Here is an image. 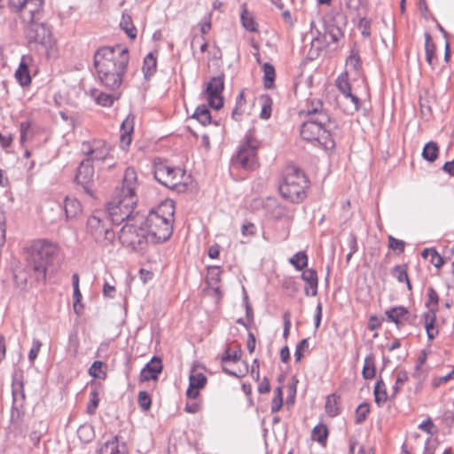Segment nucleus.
Here are the masks:
<instances>
[{"mask_svg": "<svg viewBox=\"0 0 454 454\" xmlns=\"http://www.w3.org/2000/svg\"><path fill=\"white\" fill-rule=\"evenodd\" d=\"M129 61V50L121 45L98 48L93 57L97 78L104 88L114 91L123 82Z\"/></svg>", "mask_w": 454, "mask_h": 454, "instance_id": "f257e3e1", "label": "nucleus"}, {"mask_svg": "<svg viewBox=\"0 0 454 454\" xmlns=\"http://www.w3.org/2000/svg\"><path fill=\"white\" fill-rule=\"evenodd\" d=\"M137 173L133 168H128L121 185L116 187L106 207V212L114 225H119L124 221L130 223L135 217L133 211L137 203Z\"/></svg>", "mask_w": 454, "mask_h": 454, "instance_id": "f03ea898", "label": "nucleus"}, {"mask_svg": "<svg viewBox=\"0 0 454 454\" xmlns=\"http://www.w3.org/2000/svg\"><path fill=\"white\" fill-rule=\"evenodd\" d=\"M174 215V201L166 200L156 208L151 209L145 217L143 215V223L152 244L169 239L173 233Z\"/></svg>", "mask_w": 454, "mask_h": 454, "instance_id": "7ed1b4c3", "label": "nucleus"}, {"mask_svg": "<svg viewBox=\"0 0 454 454\" xmlns=\"http://www.w3.org/2000/svg\"><path fill=\"white\" fill-rule=\"evenodd\" d=\"M261 141L257 138L255 129H249L231 158V167L233 169H242L252 172L260 166L258 150L261 147Z\"/></svg>", "mask_w": 454, "mask_h": 454, "instance_id": "20e7f679", "label": "nucleus"}, {"mask_svg": "<svg viewBox=\"0 0 454 454\" xmlns=\"http://www.w3.org/2000/svg\"><path fill=\"white\" fill-rule=\"evenodd\" d=\"M58 246L47 239L35 240L30 247L29 265L37 281L46 280V272L52 264Z\"/></svg>", "mask_w": 454, "mask_h": 454, "instance_id": "39448f33", "label": "nucleus"}, {"mask_svg": "<svg viewBox=\"0 0 454 454\" xmlns=\"http://www.w3.org/2000/svg\"><path fill=\"white\" fill-rule=\"evenodd\" d=\"M309 180L304 172L295 165L287 166L279 184V192L293 203H299L306 198V188Z\"/></svg>", "mask_w": 454, "mask_h": 454, "instance_id": "423d86ee", "label": "nucleus"}, {"mask_svg": "<svg viewBox=\"0 0 454 454\" xmlns=\"http://www.w3.org/2000/svg\"><path fill=\"white\" fill-rule=\"evenodd\" d=\"M118 238L122 246L130 248L132 251L145 252L151 240L143 223V215L138 212L136 213L131 222L126 223L121 227Z\"/></svg>", "mask_w": 454, "mask_h": 454, "instance_id": "0eeeda50", "label": "nucleus"}, {"mask_svg": "<svg viewBox=\"0 0 454 454\" xmlns=\"http://www.w3.org/2000/svg\"><path fill=\"white\" fill-rule=\"evenodd\" d=\"M300 134L302 139L317 142L325 149L334 147V141L331 130L336 128L335 121L329 119L328 121H321L318 118L305 117Z\"/></svg>", "mask_w": 454, "mask_h": 454, "instance_id": "6e6552de", "label": "nucleus"}, {"mask_svg": "<svg viewBox=\"0 0 454 454\" xmlns=\"http://www.w3.org/2000/svg\"><path fill=\"white\" fill-rule=\"evenodd\" d=\"M105 210H95L87 219L86 233L96 243L107 247L114 244L116 235Z\"/></svg>", "mask_w": 454, "mask_h": 454, "instance_id": "1a4fd4ad", "label": "nucleus"}, {"mask_svg": "<svg viewBox=\"0 0 454 454\" xmlns=\"http://www.w3.org/2000/svg\"><path fill=\"white\" fill-rule=\"evenodd\" d=\"M154 178L162 185L176 190L179 187H184L182 180L184 176V170L178 167L170 166L167 160L157 159L153 164Z\"/></svg>", "mask_w": 454, "mask_h": 454, "instance_id": "9d476101", "label": "nucleus"}, {"mask_svg": "<svg viewBox=\"0 0 454 454\" xmlns=\"http://www.w3.org/2000/svg\"><path fill=\"white\" fill-rule=\"evenodd\" d=\"M44 0H9V7L27 22L37 20L43 10Z\"/></svg>", "mask_w": 454, "mask_h": 454, "instance_id": "9b49d317", "label": "nucleus"}, {"mask_svg": "<svg viewBox=\"0 0 454 454\" xmlns=\"http://www.w3.org/2000/svg\"><path fill=\"white\" fill-rule=\"evenodd\" d=\"M82 153L87 156L83 160L104 162L110 155V147L102 140L84 141L82 143Z\"/></svg>", "mask_w": 454, "mask_h": 454, "instance_id": "f8f14e48", "label": "nucleus"}, {"mask_svg": "<svg viewBox=\"0 0 454 454\" xmlns=\"http://www.w3.org/2000/svg\"><path fill=\"white\" fill-rule=\"evenodd\" d=\"M318 35H320L319 32ZM343 38L344 32L339 26L334 23H327L325 26V32L322 38L319 35L313 37L311 44L317 51H319L330 45V43L338 45Z\"/></svg>", "mask_w": 454, "mask_h": 454, "instance_id": "ddd939ff", "label": "nucleus"}, {"mask_svg": "<svg viewBox=\"0 0 454 454\" xmlns=\"http://www.w3.org/2000/svg\"><path fill=\"white\" fill-rule=\"evenodd\" d=\"M74 182L90 197H94V167L88 160L80 163Z\"/></svg>", "mask_w": 454, "mask_h": 454, "instance_id": "4468645a", "label": "nucleus"}, {"mask_svg": "<svg viewBox=\"0 0 454 454\" xmlns=\"http://www.w3.org/2000/svg\"><path fill=\"white\" fill-rule=\"evenodd\" d=\"M224 89V74L214 76L207 84L206 94L210 107L218 110L223 106L222 92Z\"/></svg>", "mask_w": 454, "mask_h": 454, "instance_id": "2eb2a0df", "label": "nucleus"}, {"mask_svg": "<svg viewBox=\"0 0 454 454\" xmlns=\"http://www.w3.org/2000/svg\"><path fill=\"white\" fill-rule=\"evenodd\" d=\"M26 35L30 43H40L50 46L52 43V34L45 23H39L36 20L27 22Z\"/></svg>", "mask_w": 454, "mask_h": 454, "instance_id": "dca6fc26", "label": "nucleus"}, {"mask_svg": "<svg viewBox=\"0 0 454 454\" xmlns=\"http://www.w3.org/2000/svg\"><path fill=\"white\" fill-rule=\"evenodd\" d=\"M12 409L19 411L25 402L23 373L14 372L12 382Z\"/></svg>", "mask_w": 454, "mask_h": 454, "instance_id": "f3484780", "label": "nucleus"}, {"mask_svg": "<svg viewBox=\"0 0 454 454\" xmlns=\"http://www.w3.org/2000/svg\"><path fill=\"white\" fill-rule=\"evenodd\" d=\"M162 361L159 356H153L149 363L141 370L139 381L145 382L158 380L159 374L162 372Z\"/></svg>", "mask_w": 454, "mask_h": 454, "instance_id": "a211bd4d", "label": "nucleus"}, {"mask_svg": "<svg viewBox=\"0 0 454 454\" xmlns=\"http://www.w3.org/2000/svg\"><path fill=\"white\" fill-rule=\"evenodd\" d=\"M300 114L305 117L318 118L321 121H328L329 119H332L328 111L324 107L323 102L319 99H311Z\"/></svg>", "mask_w": 454, "mask_h": 454, "instance_id": "6ab92c4d", "label": "nucleus"}, {"mask_svg": "<svg viewBox=\"0 0 454 454\" xmlns=\"http://www.w3.org/2000/svg\"><path fill=\"white\" fill-rule=\"evenodd\" d=\"M387 321L393 322L397 329H401L404 325V321L411 324L410 320V312L403 306H395L385 311Z\"/></svg>", "mask_w": 454, "mask_h": 454, "instance_id": "aec40b11", "label": "nucleus"}, {"mask_svg": "<svg viewBox=\"0 0 454 454\" xmlns=\"http://www.w3.org/2000/svg\"><path fill=\"white\" fill-rule=\"evenodd\" d=\"M301 279L305 282L304 294L306 296H316L317 294L318 277L314 269H306L302 271Z\"/></svg>", "mask_w": 454, "mask_h": 454, "instance_id": "412c9836", "label": "nucleus"}, {"mask_svg": "<svg viewBox=\"0 0 454 454\" xmlns=\"http://www.w3.org/2000/svg\"><path fill=\"white\" fill-rule=\"evenodd\" d=\"M436 308H431L423 314L425 328L428 340H432L438 335L439 331L436 327Z\"/></svg>", "mask_w": 454, "mask_h": 454, "instance_id": "4be33fe9", "label": "nucleus"}, {"mask_svg": "<svg viewBox=\"0 0 454 454\" xmlns=\"http://www.w3.org/2000/svg\"><path fill=\"white\" fill-rule=\"evenodd\" d=\"M425 52H426V61L431 67L432 69H434L438 65V57L436 55V45L433 41V38L429 32H425Z\"/></svg>", "mask_w": 454, "mask_h": 454, "instance_id": "5701e85b", "label": "nucleus"}, {"mask_svg": "<svg viewBox=\"0 0 454 454\" xmlns=\"http://www.w3.org/2000/svg\"><path fill=\"white\" fill-rule=\"evenodd\" d=\"M134 130V116L129 114L121 125V145L124 149L131 143V134Z\"/></svg>", "mask_w": 454, "mask_h": 454, "instance_id": "b1692460", "label": "nucleus"}, {"mask_svg": "<svg viewBox=\"0 0 454 454\" xmlns=\"http://www.w3.org/2000/svg\"><path fill=\"white\" fill-rule=\"evenodd\" d=\"M98 454H127L126 444L119 446V436L115 435L112 440L106 442L99 449Z\"/></svg>", "mask_w": 454, "mask_h": 454, "instance_id": "393cba45", "label": "nucleus"}, {"mask_svg": "<svg viewBox=\"0 0 454 454\" xmlns=\"http://www.w3.org/2000/svg\"><path fill=\"white\" fill-rule=\"evenodd\" d=\"M340 396L336 393L327 395L325 400V412L328 416L334 418L340 415V408L339 405Z\"/></svg>", "mask_w": 454, "mask_h": 454, "instance_id": "a878e982", "label": "nucleus"}, {"mask_svg": "<svg viewBox=\"0 0 454 454\" xmlns=\"http://www.w3.org/2000/svg\"><path fill=\"white\" fill-rule=\"evenodd\" d=\"M157 59L153 52H149L144 59L143 73L146 80H149L156 72Z\"/></svg>", "mask_w": 454, "mask_h": 454, "instance_id": "bb28decb", "label": "nucleus"}, {"mask_svg": "<svg viewBox=\"0 0 454 454\" xmlns=\"http://www.w3.org/2000/svg\"><path fill=\"white\" fill-rule=\"evenodd\" d=\"M192 118L196 119L203 126L212 122L210 111L206 105L198 106L192 115Z\"/></svg>", "mask_w": 454, "mask_h": 454, "instance_id": "cd10ccee", "label": "nucleus"}, {"mask_svg": "<svg viewBox=\"0 0 454 454\" xmlns=\"http://www.w3.org/2000/svg\"><path fill=\"white\" fill-rule=\"evenodd\" d=\"M373 395L374 401L379 407L382 406V404L387 402L388 395L387 393L386 385L382 379L377 380L374 387Z\"/></svg>", "mask_w": 454, "mask_h": 454, "instance_id": "c85d7f7f", "label": "nucleus"}, {"mask_svg": "<svg viewBox=\"0 0 454 454\" xmlns=\"http://www.w3.org/2000/svg\"><path fill=\"white\" fill-rule=\"evenodd\" d=\"M207 379L204 373L198 372L197 367L193 366L189 376V385L192 387L203 388L207 384Z\"/></svg>", "mask_w": 454, "mask_h": 454, "instance_id": "c756f323", "label": "nucleus"}, {"mask_svg": "<svg viewBox=\"0 0 454 454\" xmlns=\"http://www.w3.org/2000/svg\"><path fill=\"white\" fill-rule=\"evenodd\" d=\"M245 91L241 90L236 98L235 106L231 112V118L236 121H240L244 114L246 106Z\"/></svg>", "mask_w": 454, "mask_h": 454, "instance_id": "7c9ffc66", "label": "nucleus"}, {"mask_svg": "<svg viewBox=\"0 0 454 454\" xmlns=\"http://www.w3.org/2000/svg\"><path fill=\"white\" fill-rule=\"evenodd\" d=\"M120 27L130 39H135L137 37V28L134 26L132 18L129 14L122 13L121 20L120 21Z\"/></svg>", "mask_w": 454, "mask_h": 454, "instance_id": "2f4dec72", "label": "nucleus"}, {"mask_svg": "<svg viewBox=\"0 0 454 454\" xmlns=\"http://www.w3.org/2000/svg\"><path fill=\"white\" fill-rule=\"evenodd\" d=\"M64 209L67 219L74 218L81 212V203L76 199L67 197L64 201Z\"/></svg>", "mask_w": 454, "mask_h": 454, "instance_id": "473e14b6", "label": "nucleus"}, {"mask_svg": "<svg viewBox=\"0 0 454 454\" xmlns=\"http://www.w3.org/2000/svg\"><path fill=\"white\" fill-rule=\"evenodd\" d=\"M376 366L374 356L370 354L364 358L362 375L365 380H372L375 377Z\"/></svg>", "mask_w": 454, "mask_h": 454, "instance_id": "72a5a7b5", "label": "nucleus"}, {"mask_svg": "<svg viewBox=\"0 0 454 454\" xmlns=\"http://www.w3.org/2000/svg\"><path fill=\"white\" fill-rule=\"evenodd\" d=\"M15 78L20 86L26 87L31 83V76L29 74L28 67L24 62H21L15 72Z\"/></svg>", "mask_w": 454, "mask_h": 454, "instance_id": "f704fd0d", "label": "nucleus"}, {"mask_svg": "<svg viewBox=\"0 0 454 454\" xmlns=\"http://www.w3.org/2000/svg\"><path fill=\"white\" fill-rule=\"evenodd\" d=\"M263 71V85L266 89H272L274 87V81L276 77L275 67L269 62L262 66Z\"/></svg>", "mask_w": 454, "mask_h": 454, "instance_id": "c9c22d12", "label": "nucleus"}, {"mask_svg": "<svg viewBox=\"0 0 454 454\" xmlns=\"http://www.w3.org/2000/svg\"><path fill=\"white\" fill-rule=\"evenodd\" d=\"M439 155V146L435 142L430 141L427 143L422 150V157L424 160L434 162Z\"/></svg>", "mask_w": 454, "mask_h": 454, "instance_id": "e433bc0d", "label": "nucleus"}, {"mask_svg": "<svg viewBox=\"0 0 454 454\" xmlns=\"http://www.w3.org/2000/svg\"><path fill=\"white\" fill-rule=\"evenodd\" d=\"M240 20L242 26L249 32H257L258 24L255 22L252 13H250L246 8L243 9L240 14Z\"/></svg>", "mask_w": 454, "mask_h": 454, "instance_id": "4c0bfd02", "label": "nucleus"}, {"mask_svg": "<svg viewBox=\"0 0 454 454\" xmlns=\"http://www.w3.org/2000/svg\"><path fill=\"white\" fill-rule=\"evenodd\" d=\"M308 255L306 252L300 251L295 253L290 259L289 262L297 270H302L308 265Z\"/></svg>", "mask_w": 454, "mask_h": 454, "instance_id": "58836bf2", "label": "nucleus"}, {"mask_svg": "<svg viewBox=\"0 0 454 454\" xmlns=\"http://www.w3.org/2000/svg\"><path fill=\"white\" fill-rule=\"evenodd\" d=\"M328 437V428L325 425L318 424L312 430V438L318 443L325 444Z\"/></svg>", "mask_w": 454, "mask_h": 454, "instance_id": "ea45409f", "label": "nucleus"}, {"mask_svg": "<svg viewBox=\"0 0 454 454\" xmlns=\"http://www.w3.org/2000/svg\"><path fill=\"white\" fill-rule=\"evenodd\" d=\"M355 424L360 425L364 422L370 413V404L367 402L360 403L356 409Z\"/></svg>", "mask_w": 454, "mask_h": 454, "instance_id": "a19ab883", "label": "nucleus"}, {"mask_svg": "<svg viewBox=\"0 0 454 454\" xmlns=\"http://www.w3.org/2000/svg\"><path fill=\"white\" fill-rule=\"evenodd\" d=\"M99 395L97 388H91L90 392V400L87 404L86 412L89 415H94L99 404Z\"/></svg>", "mask_w": 454, "mask_h": 454, "instance_id": "79ce46f5", "label": "nucleus"}, {"mask_svg": "<svg viewBox=\"0 0 454 454\" xmlns=\"http://www.w3.org/2000/svg\"><path fill=\"white\" fill-rule=\"evenodd\" d=\"M346 64L351 67L355 71H358L362 68V60L357 48L354 47L351 49L350 54L346 60Z\"/></svg>", "mask_w": 454, "mask_h": 454, "instance_id": "37998d69", "label": "nucleus"}, {"mask_svg": "<svg viewBox=\"0 0 454 454\" xmlns=\"http://www.w3.org/2000/svg\"><path fill=\"white\" fill-rule=\"evenodd\" d=\"M408 373L405 371H399L396 374L395 385L392 387V393L390 398H395L403 387L404 383L408 380Z\"/></svg>", "mask_w": 454, "mask_h": 454, "instance_id": "c03bdc74", "label": "nucleus"}, {"mask_svg": "<svg viewBox=\"0 0 454 454\" xmlns=\"http://www.w3.org/2000/svg\"><path fill=\"white\" fill-rule=\"evenodd\" d=\"M119 98V96L109 94L106 92H99L95 98L96 103L99 106L109 107L112 106L115 100Z\"/></svg>", "mask_w": 454, "mask_h": 454, "instance_id": "a18cd8bd", "label": "nucleus"}, {"mask_svg": "<svg viewBox=\"0 0 454 454\" xmlns=\"http://www.w3.org/2000/svg\"><path fill=\"white\" fill-rule=\"evenodd\" d=\"M391 275L396 278L399 283H403L408 276V265L398 264L391 269Z\"/></svg>", "mask_w": 454, "mask_h": 454, "instance_id": "49530a36", "label": "nucleus"}, {"mask_svg": "<svg viewBox=\"0 0 454 454\" xmlns=\"http://www.w3.org/2000/svg\"><path fill=\"white\" fill-rule=\"evenodd\" d=\"M283 406V390L282 387L278 386L276 387L274 396L271 402L270 411L271 413H276L280 411Z\"/></svg>", "mask_w": 454, "mask_h": 454, "instance_id": "de8ad7c7", "label": "nucleus"}, {"mask_svg": "<svg viewBox=\"0 0 454 454\" xmlns=\"http://www.w3.org/2000/svg\"><path fill=\"white\" fill-rule=\"evenodd\" d=\"M137 403L142 411H149L152 405V398L149 393L146 391H139L137 396Z\"/></svg>", "mask_w": 454, "mask_h": 454, "instance_id": "09e8293b", "label": "nucleus"}, {"mask_svg": "<svg viewBox=\"0 0 454 454\" xmlns=\"http://www.w3.org/2000/svg\"><path fill=\"white\" fill-rule=\"evenodd\" d=\"M207 271V283L209 285H216L221 281L222 271L219 266H209Z\"/></svg>", "mask_w": 454, "mask_h": 454, "instance_id": "8fccbe9b", "label": "nucleus"}, {"mask_svg": "<svg viewBox=\"0 0 454 454\" xmlns=\"http://www.w3.org/2000/svg\"><path fill=\"white\" fill-rule=\"evenodd\" d=\"M438 305L439 295L433 287H429L427 289V301L426 302V307L428 308V309L431 308H436L438 309Z\"/></svg>", "mask_w": 454, "mask_h": 454, "instance_id": "3c124183", "label": "nucleus"}, {"mask_svg": "<svg viewBox=\"0 0 454 454\" xmlns=\"http://www.w3.org/2000/svg\"><path fill=\"white\" fill-rule=\"evenodd\" d=\"M241 356V350H236L231 351L229 348L225 349L222 358L221 362L222 364H224L226 362H238L240 359Z\"/></svg>", "mask_w": 454, "mask_h": 454, "instance_id": "603ef678", "label": "nucleus"}, {"mask_svg": "<svg viewBox=\"0 0 454 454\" xmlns=\"http://www.w3.org/2000/svg\"><path fill=\"white\" fill-rule=\"evenodd\" d=\"M388 247L400 254L404 251L405 242L390 235L388 236Z\"/></svg>", "mask_w": 454, "mask_h": 454, "instance_id": "864d4df0", "label": "nucleus"}, {"mask_svg": "<svg viewBox=\"0 0 454 454\" xmlns=\"http://www.w3.org/2000/svg\"><path fill=\"white\" fill-rule=\"evenodd\" d=\"M42 341L38 339H33L32 341V347L28 353V360L30 364H34L35 360L36 359L38 353L42 348Z\"/></svg>", "mask_w": 454, "mask_h": 454, "instance_id": "5fc2aeb1", "label": "nucleus"}, {"mask_svg": "<svg viewBox=\"0 0 454 454\" xmlns=\"http://www.w3.org/2000/svg\"><path fill=\"white\" fill-rule=\"evenodd\" d=\"M371 25L372 21L370 19L364 17L359 20L358 28L361 29V34L365 38H368L371 35Z\"/></svg>", "mask_w": 454, "mask_h": 454, "instance_id": "6e6d98bb", "label": "nucleus"}, {"mask_svg": "<svg viewBox=\"0 0 454 454\" xmlns=\"http://www.w3.org/2000/svg\"><path fill=\"white\" fill-rule=\"evenodd\" d=\"M427 361V353L425 350H423L420 355L419 356L418 359H417V362H416V371L413 374V376L415 378H417L418 380H421L424 378L423 375H421V367L422 365L426 363Z\"/></svg>", "mask_w": 454, "mask_h": 454, "instance_id": "4d7b16f0", "label": "nucleus"}, {"mask_svg": "<svg viewBox=\"0 0 454 454\" xmlns=\"http://www.w3.org/2000/svg\"><path fill=\"white\" fill-rule=\"evenodd\" d=\"M337 87L345 98L351 93V86L346 78L339 76Z\"/></svg>", "mask_w": 454, "mask_h": 454, "instance_id": "13d9d810", "label": "nucleus"}, {"mask_svg": "<svg viewBox=\"0 0 454 454\" xmlns=\"http://www.w3.org/2000/svg\"><path fill=\"white\" fill-rule=\"evenodd\" d=\"M297 383H298V380L296 379L295 376H294L292 379V383L288 387L289 395H288V397L286 400L287 404L293 405L295 402V396H296V392H297Z\"/></svg>", "mask_w": 454, "mask_h": 454, "instance_id": "bf43d9fd", "label": "nucleus"}, {"mask_svg": "<svg viewBox=\"0 0 454 454\" xmlns=\"http://www.w3.org/2000/svg\"><path fill=\"white\" fill-rule=\"evenodd\" d=\"M309 348V340L307 338L302 339L295 348L294 356L295 361L299 362L302 357V353L304 350Z\"/></svg>", "mask_w": 454, "mask_h": 454, "instance_id": "052dcab7", "label": "nucleus"}, {"mask_svg": "<svg viewBox=\"0 0 454 454\" xmlns=\"http://www.w3.org/2000/svg\"><path fill=\"white\" fill-rule=\"evenodd\" d=\"M243 305H244L245 310H246L247 321L249 324H252L254 322V310L249 302V299H248V296L246 292H245L244 297H243Z\"/></svg>", "mask_w": 454, "mask_h": 454, "instance_id": "680f3d73", "label": "nucleus"}, {"mask_svg": "<svg viewBox=\"0 0 454 454\" xmlns=\"http://www.w3.org/2000/svg\"><path fill=\"white\" fill-rule=\"evenodd\" d=\"M104 365V363L102 361H94L91 366L89 369V374L97 379V378H102L100 376V373L102 372V367Z\"/></svg>", "mask_w": 454, "mask_h": 454, "instance_id": "e2e57ef3", "label": "nucleus"}, {"mask_svg": "<svg viewBox=\"0 0 454 454\" xmlns=\"http://www.w3.org/2000/svg\"><path fill=\"white\" fill-rule=\"evenodd\" d=\"M31 123L28 121H21L20 124V144L23 145L27 139V134L30 130Z\"/></svg>", "mask_w": 454, "mask_h": 454, "instance_id": "0e129e2a", "label": "nucleus"}, {"mask_svg": "<svg viewBox=\"0 0 454 454\" xmlns=\"http://www.w3.org/2000/svg\"><path fill=\"white\" fill-rule=\"evenodd\" d=\"M434 425L430 418L427 419L426 420L422 421L419 426L418 428L426 432L429 435L434 434Z\"/></svg>", "mask_w": 454, "mask_h": 454, "instance_id": "69168bd1", "label": "nucleus"}, {"mask_svg": "<svg viewBox=\"0 0 454 454\" xmlns=\"http://www.w3.org/2000/svg\"><path fill=\"white\" fill-rule=\"evenodd\" d=\"M256 232V227L252 223H247L242 225L241 233L245 237H252Z\"/></svg>", "mask_w": 454, "mask_h": 454, "instance_id": "338daca9", "label": "nucleus"}, {"mask_svg": "<svg viewBox=\"0 0 454 454\" xmlns=\"http://www.w3.org/2000/svg\"><path fill=\"white\" fill-rule=\"evenodd\" d=\"M451 379H454V369L445 376L434 379L433 380V386L434 387H438L440 385L446 383Z\"/></svg>", "mask_w": 454, "mask_h": 454, "instance_id": "774afa93", "label": "nucleus"}]
</instances>
